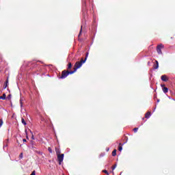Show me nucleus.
Returning a JSON list of instances; mask_svg holds the SVG:
<instances>
[{
  "label": "nucleus",
  "instance_id": "ddd939ff",
  "mask_svg": "<svg viewBox=\"0 0 175 175\" xmlns=\"http://www.w3.org/2000/svg\"><path fill=\"white\" fill-rule=\"evenodd\" d=\"M69 69H72V63L69 62L68 64L67 70H69Z\"/></svg>",
  "mask_w": 175,
  "mask_h": 175
},
{
  "label": "nucleus",
  "instance_id": "6e6552de",
  "mask_svg": "<svg viewBox=\"0 0 175 175\" xmlns=\"http://www.w3.org/2000/svg\"><path fill=\"white\" fill-rule=\"evenodd\" d=\"M162 90H163V92H164V94H167V92H169V88H167L166 87L163 88Z\"/></svg>",
  "mask_w": 175,
  "mask_h": 175
},
{
  "label": "nucleus",
  "instance_id": "7ed1b4c3",
  "mask_svg": "<svg viewBox=\"0 0 175 175\" xmlns=\"http://www.w3.org/2000/svg\"><path fill=\"white\" fill-rule=\"evenodd\" d=\"M64 157H65V154H57V161L59 162V165H62V162L64 161Z\"/></svg>",
  "mask_w": 175,
  "mask_h": 175
},
{
  "label": "nucleus",
  "instance_id": "f257e3e1",
  "mask_svg": "<svg viewBox=\"0 0 175 175\" xmlns=\"http://www.w3.org/2000/svg\"><path fill=\"white\" fill-rule=\"evenodd\" d=\"M87 58H88V53H86L85 57L81 58L80 62H77L74 65L73 70L74 73L77 71V69H80L81 66H83V64H85V61H87Z\"/></svg>",
  "mask_w": 175,
  "mask_h": 175
},
{
  "label": "nucleus",
  "instance_id": "9b49d317",
  "mask_svg": "<svg viewBox=\"0 0 175 175\" xmlns=\"http://www.w3.org/2000/svg\"><path fill=\"white\" fill-rule=\"evenodd\" d=\"M0 99H3V100H5V99H6V94H3L2 96H1Z\"/></svg>",
  "mask_w": 175,
  "mask_h": 175
},
{
  "label": "nucleus",
  "instance_id": "c85d7f7f",
  "mask_svg": "<svg viewBox=\"0 0 175 175\" xmlns=\"http://www.w3.org/2000/svg\"><path fill=\"white\" fill-rule=\"evenodd\" d=\"M31 135H32V131H31Z\"/></svg>",
  "mask_w": 175,
  "mask_h": 175
},
{
  "label": "nucleus",
  "instance_id": "4be33fe9",
  "mask_svg": "<svg viewBox=\"0 0 175 175\" xmlns=\"http://www.w3.org/2000/svg\"><path fill=\"white\" fill-rule=\"evenodd\" d=\"M23 152H21V153L19 154V158H20L21 159H23Z\"/></svg>",
  "mask_w": 175,
  "mask_h": 175
},
{
  "label": "nucleus",
  "instance_id": "39448f33",
  "mask_svg": "<svg viewBox=\"0 0 175 175\" xmlns=\"http://www.w3.org/2000/svg\"><path fill=\"white\" fill-rule=\"evenodd\" d=\"M161 79L162 80V81H169V78H167V76L166 75H162L161 77Z\"/></svg>",
  "mask_w": 175,
  "mask_h": 175
},
{
  "label": "nucleus",
  "instance_id": "dca6fc26",
  "mask_svg": "<svg viewBox=\"0 0 175 175\" xmlns=\"http://www.w3.org/2000/svg\"><path fill=\"white\" fill-rule=\"evenodd\" d=\"M48 151H49L51 154L53 153V149H51V147H49V148H48Z\"/></svg>",
  "mask_w": 175,
  "mask_h": 175
},
{
  "label": "nucleus",
  "instance_id": "aec40b11",
  "mask_svg": "<svg viewBox=\"0 0 175 175\" xmlns=\"http://www.w3.org/2000/svg\"><path fill=\"white\" fill-rule=\"evenodd\" d=\"M133 131H134L135 133H136V132H137V131H139V128H134Z\"/></svg>",
  "mask_w": 175,
  "mask_h": 175
},
{
  "label": "nucleus",
  "instance_id": "f8f14e48",
  "mask_svg": "<svg viewBox=\"0 0 175 175\" xmlns=\"http://www.w3.org/2000/svg\"><path fill=\"white\" fill-rule=\"evenodd\" d=\"M117 155V150L114 149L112 152V157H116Z\"/></svg>",
  "mask_w": 175,
  "mask_h": 175
},
{
  "label": "nucleus",
  "instance_id": "412c9836",
  "mask_svg": "<svg viewBox=\"0 0 175 175\" xmlns=\"http://www.w3.org/2000/svg\"><path fill=\"white\" fill-rule=\"evenodd\" d=\"M103 173H105V174L109 175V172H107V170H103Z\"/></svg>",
  "mask_w": 175,
  "mask_h": 175
},
{
  "label": "nucleus",
  "instance_id": "9d476101",
  "mask_svg": "<svg viewBox=\"0 0 175 175\" xmlns=\"http://www.w3.org/2000/svg\"><path fill=\"white\" fill-rule=\"evenodd\" d=\"M8 84H9V78H7L5 81V85H4V89H5L8 87Z\"/></svg>",
  "mask_w": 175,
  "mask_h": 175
},
{
  "label": "nucleus",
  "instance_id": "f03ea898",
  "mask_svg": "<svg viewBox=\"0 0 175 175\" xmlns=\"http://www.w3.org/2000/svg\"><path fill=\"white\" fill-rule=\"evenodd\" d=\"M75 73V71L72 70H64L62 72V75L59 77V79H66L69 75H73Z\"/></svg>",
  "mask_w": 175,
  "mask_h": 175
},
{
  "label": "nucleus",
  "instance_id": "393cba45",
  "mask_svg": "<svg viewBox=\"0 0 175 175\" xmlns=\"http://www.w3.org/2000/svg\"><path fill=\"white\" fill-rule=\"evenodd\" d=\"M116 167H117V165H114L112 167V170H114V169H116Z\"/></svg>",
  "mask_w": 175,
  "mask_h": 175
},
{
  "label": "nucleus",
  "instance_id": "5701e85b",
  "mask_svg": "<svg viewBox=\"0 0 175 175\" xmlns=\"http://www.w3.org/2000/svg\"><path fill=\"white\" fill-rule=\"evenodd\" d=\"M30 175H36V171H33Z\"/></svg>",
  "mask_w": 175,
  "mask_h": 175
},
{
  "label": "nucleus",
  "instance_id": "2eb2a0df",
  "mask_svg": "<svg viewBox=\"0 0 175 175\" xmlns=\"http://www.w3.org/2000/svg\"><path fill=\"white\" fill-rule=\"evenodd\" d=\"M118 150L119 151H122V144H119V147H118Z\"/></svg>",
  "mask_w": 175,
  "mask_h": 175
},
{
  "label": "nucleus",
  "instance_id": "b1692460",
  "mask_svg": "<svg viewBox=\"0 0 175 175\" xmlns=\"http://www.w3.org/2000/svg\"><path fill=\"white\" fill-rule=\"evenodd\" d=\"M21 107H23V100H20Z\"/></svg>",
  "mask_w": 175,
  "mask_h": 175
},
{
  "label": "nucleus",
  "instance_id": "a878e982",
  "mask_svg": "<svg viewBox=\"0 0 175 175\" xmlns=\"http://www.w3.org/2000/svg\"><path fill=\"white\" fill-rule=\"evenodd\" d=\"M31 139H32V140H35V137H33V134H32V135H31Z\"/></svg>",
  "mask_w": 175,
  "mask_h": 175
},
{
  "label": "nucleus",
  "instance_id": "bb28decb",
  "mask_svg": "<svg viewBox=\"0 0 175 175\" xmlns=\"http://www.w3.org/2000/svg\"><path fill=\"white\" fill-rule=\"evenodd\" d=\"M161 87H162V88H165V84H161Z\"/></svg>",
  "mask_w": 175,
  "mask_h": 175
},
{
  "label": "nucleus",
  "instance_id": "20e7f679",
  "mask_svg": "<svg viewBox=\"0 0 175 175\" xmlns=\"http://www.w3.org/2000/svg\"><path fill=\"white\" fill-rule=\"evenodd\" d=\"M163 47L165 46L162 44H160L157 46V51L158 54H162V49H163Z\"/></svg>",
  "mask_w": 175,
  "mask_h": 175
},
{
  "label": "nucleus",
  "instance_id": "6ab92c4d",
  "mask_svg": "<svg viewBox=\"0 0 175 175\" xmlns=\"http://www.w3.org/2000/svg\"><path fill=\"white\" fill-rule=\"evenodd\" d=\"M2 125H3V120H2V119H0V126H1Z\"/></svg>",
  "mask_w": 175,
  "mask_h": 175
},
{
  "label": "nucleus",
  "instance_id": "cd10ccee",
  "mask_svg": "<svg viewBox=\"0 0 175 175\" xmlns=\"http://www.w3.org/2000/svg\"><path fill=\"white\" fill-rule=\"evenodd\" d=\"M23 142H27V139H23Z\"/></svg>",
  "mask_w": 175,
  "mask_h": 175
},
{
  "label": "nucleus",
  "instance_id": "f3484780",
  "mask_svg": "<svg viewBox=\"0 0 175 175\" xmlns=\"http://www.w3.org/2000/svg\"><path fill=\"white\" fill-rule=\"evenodd\" d=\"M82 31H83V26H81V30H80L79 34V36H78L79 37H80V35H81Z\"/></svg>",
  "mask_w": 175,
  "mask_h": 175
},
{
  "label": "nucleus",
  "instance_id": "4468645a",
  "mask_svg": "<svg viewBox=\"0 0 175 175\" xmlns=\"http://www.w3.org/2000/svg\"><path fill=\"white\" fill-rule=\"evenodd\" d=\"M21 122L23 125H27V122H25V120H24V118H21Z\"/></svg>",
  "mask_w": 175,
  "mask_h": 175
},
{
  "label": "nucleus",
  "instance_id": "423d86ee",
  "mask_svg": "<svg viewBox=\"0 0 175 175\" xmlns=\"http://www.w3.org/2000/svg\"><path fill=\"white\" fill-rule=\"evenodd\" d=\"M155 64L153 66L154 69H158L159 68V63L157 62V60H155Z\"/></svg>",
  "mask_w": 175,
  "mask_h": 175
},
{
  "label": "nucleus",
  "instance_id": "0eeeda50",
  "mask_svg": "<svg viewBox=\"0 0 175 175\" xmlns=\"http://www.w3.org/2000/svg\"><path fill=\"white\" fill-rule=\"evenodd\" d=\"M55 152H56V155H60L61 150H59V148H55Z\"/></svg>",
  "mask_w": 175,
  "mask_h": 175
},
{
  "label": "nucleus",
  "instance_id": "a211bd4d",
  "mask_svg": "<svg viewBox=\"0 0 175 175\" xmlns=\"http://www.w3.org/2000/svg\"><path fill=\"white\" fill-rule=\"evenodd\" d=\"M7 99H8L9 100H10V99H12V94H9L7 97Z\"/></svg>",
  "mask_w": 175,
  "mask_h": 175
},
{
  "label": "nucleus",
  "instance_id": "1a4fd4ad",
  "mask_svg": "<svg viewBox=\"0 0 175 175\" xmlns=\"http://www.w3.org/2000/svg\"><path fill=\"white\" fill-rule=\"evenodd\" d=\"M150 117H151V112L148 111V112L145 114V118H149Z\"/></svg>",
  "mask_w": 175,
  "mask_h": 175
},
{
  "label": "nucleus",
  "instance_id": "c756f323",
  "mask_svg": "<svg viewBox=\"0 0 175 175\" xmlns=\"http://www.w3.org/2000/svg\"><path fill=\"white\" fill-rule=\"evenodd\" d=\"M31 135H32V131H31Z\"/></svg>",
  "mask_w": 175,
  "mask_h": 175
}]
</instances>
